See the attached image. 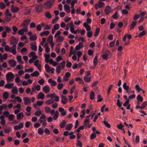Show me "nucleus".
Returning <instances> with one entry per match:
<instances>
[{
    "label": "nucleus",
    "instance_id": "1",
    "mask_svg": "<svg viewBox=\"0 0 147 147\" xmlns=\"http://www.w3.org/2000/svg\"><path fill=\"white\" fill-rule=\"evenodd\" d=\"M40 119L39 120V121L42 123V126L43 127L46 126L47 124L46 122L47 119L46 117L44 114H42L40 117Z\"/></svg>",
    "mask_w": 147,
    "mask_h": 147
},
{
    "label": "nucleus",
    "instance_id": "2",
    "mask_svg": "<svg viewBox=\"0 0 147 147\" xmlns=\"http://www.w3.org/2000/svg\"><path fill=\"white\" fill-rule=\"evenodd\" d=\"M6 79L7 81H13L12 79H14V75L11 72H8L6 75Z\"/></svg>",
    "mask_w": 147,
    "mask_h": 147
},
{
    "label": "nucleus",
    "instance_id": "3",
    "mask_svg": "<svg viewBox=\"0 0 147 147\" xmlns=\"http://www.w3.org/2000/svg\"><path fill=\"white\" fill-rule=\"evenodd\" d=\"M36 11L37 12L40 13L43 10V5L41 3L36 6L35 8Z\"/></svg>",
    "mask_w": 147,
    "mask_h": 147
},
{
    "label": "nucleus",
    "instance_id": "4",
    "mask_svg": "<svg viewBox=\"0 0 147 147\" xmlns=\"http://www.w3.org/2000/svg\"><path fill=\"white\" fill-rule=\"evenodd\" d=\"M23 100L24 101V104L26 105H30L31 103V100L28 97H24Z\"/></svg>",
    "mask_w": 147,
    "mask_h": 147
},
{
    "label": "nucleus",
    "instance_id": "5",
    "mask_svg": "<svg viewBox=\"0 0 147 147\" xmlns=\"http://www.w3.org/2000/svg\"><path fill=\"white\" fill-rule=\"evenodd\" d=\"M53 4L51 1H48L44 4V7L45 9H50L52 7Z\"/></svg>",
    "mask_w": 147,
    "mask_h": 147
},
{
    "label": "nucleus",
    "instance_id": "6",
    "mask_svg": "<svg viewBox=\"0 0 147 147\" xmlns=\"http://www.w3.org/2000/svg\"><path fill=\"white\" fill-rule=\"evenodd\" d=\"M30 22V20L29 19L25 20L20 25L21 27H27Z\"/></svg>",
    "mask_w": 147,
    "mask_h": 147
},
{
    "label": "nucleus",
    "instance_id": "7",
    "mask_svg": "<svg viewBox=\"0 0 147 147\" xmlns=\"http://www.w3.org/2000/svg\"><path fill=\"white\" fill-rule=\"evenodd\" d=\"M61 102L63 105L65 104L68 102V99L66 97L63 95L61 96Z\"/></svg>",
    "mask_w": 147,
    "mask_h": 147
},
{
    "label": "nucleus",
    "instance_id": "8",
    "mask_svg": "<svg viewBox=\"0 0 147 147\" xmlns=\"http://www.w3.org/2000/svg\"><path fill=\"white\" fill-rule=\"evenodd\" d=\"M59 24H55L53 26V28L52 29V33L54 34L55 31L59 29Z\"/></svg>",
    "mask_w": 147,
    "mask_h": 147
},
{
    "label": "nucleus",
    "instance_id": "9",
    "mask_svg": "<svg viewBox=\"0 0 147 147\" xmlns=\"http://www.w3.org/2000/svg\"><path fill=\"white\" fill-rule=\"evenodd\" d=\"M10 40L12 44L17 45L18 42L16 38L13 36L11 37Z\"/></svg>",
    "mask_w": 147,
    "mask_h": 147
},
{
    "label": "nucleus",
    "instance_id": "10",
    "mask_svg": "<svg viewBox=\"0 0 147 147\" xmlns=\"http://www.w3.org/2000/svg\"><path fill=\"white\" fill-rule=\"evenodd\" d=\"M24 124L22 123H20L18 125H16L14 127V129L15 130H17L20 129L23 127Z\"/></svg>",
    "mask_w": 147,
    "mask_h": 147
},
{
    "label": "nucleus",
    "instance_id": "11",
    "mask_svg": "<svg viewBox=\"0 0 147 147\" xmlns=\"http://www.w3.org/2000/svg\"><path fill=\"white\" fill-rule=\"evenodd\" d=\"M9 63L12 67H15L16 65V62L14 59H11L9 61Z\"/></svg>",
    "mask_w": 147,
    "mask_h": 147
},
{
    "label": "nucleus",
    "instance_id": "12",
    "mask_svg": "<svg viewBox=\"0 0 147 147\" xmlns=\"http://www.w3.org/2000/svg\"><path fill=\"white\" fill-rule=\"evenodd\" d=\"M42 91L43 92L46 93L49 92L50 91V88L49 87V86L47 85L45 86L43 88Z\"/></svg>",
    "mask_w": 147,
    "mask_h": 147
},
{
    "label": "nucleus",
    "instance_id": "13",
    "mask_svg": "<svg viewBox=\"0 0 147 147\" xmlns=\"http://www.w3.org/2000/svg\"><path fill=\"white\" fill-rule=\"evenodd\" d=\"M24 114L22 112H20L17 115V119L18 120H20L24 117Z\"/></svg>",
    "mask_w": 147,
    "mask_h": 147
},
{
    "label": "nucleus",
    "instance_id": "14",
    "mask_svg": "<svg viewBox=\"0 0 147 147\" xmlns=\"http://www.w3.org/2000/svg\"><path fill=\"white\" fill-rule=\"evenodd\" d=\"M123 88L125 90H126V92H128L129 89V86L127 85V83L125 82L123 85Z\"/></svg>",
    "mask_w": 147,
    "mask_h": 147
},
{
    "label": "nucleus",
    "instance_id": "15",
    "mask_svg": "<svg viewBox=\"0 0 147 147\" xmlns=\"http://www.w3.org/2000/svg\"><path fill=\"white\" fill-rule=\"evenodd\" d=\"M48 82L49 83H51V86H55L57 84L55 80H52L51 78L48 80Z\"/></svg>",
    "mask_w": 147,
    "mask_h": 147
},
{
    "label": "nucleus",
    "instance_id": "16",
    "mask_svg": "<svg viewBox=\"0 0 147 147\" xmlns=\"http://www.w3.org/2000/svg\"><path fill=\"white\" fill-rule=\"evenodd\" d=\"M73 125L72 123L67 124L65 126V129L67 130H70L73 127Z\"/></svg>",
    "mask_w": 147,
    "mask_h": 147
},
{
    "label": "nucleus",
    "instance_id": "17",
    "mask_svg": "<svg viewBox=\"0 0 147 147\" xmlns=\"http://www.w3.org/2000/svg\"><path fill=\"white\" fill-rule=\"evenodd\" d=\"M110 7L109 6H107L105 9V13L106 15H108L110 12Z\"/></svg>",
    "mask_w": 147,
    "mask_h": 147
},
{
    "label": "nucleus",
    "instance_id": "18",
    "mask_svg": "<svg viewBox=\"0 0 147 147\" xmlns=\"http://www.w3.org/2000/svg\"><path fill=\"white\" fill-rule=\"evenodd\" d=\"M65 10L67 13H69L70 11V7L69 5L65 4L64 6Z\"/></svg>",
    "mask_w": 147,
    "mask_h": 147
},
{
    "label": "nucleus",
    "instance_id": "19",
    "mask_svg": "<svg viewBox=\"0 0 147 147\" xmlns=\"http://www.w3.org/2000/svg\"><path fill=\"white\" fill-rule=\"evenodd\" d=\"M97 4L99 8L102 7L105 5V4L103 2L99 1H98V3Z\"/></svg>",
    "mask_w": 147,
    "mask_h": 147
},
{
    "label": "nucleus",
    "instance_id": "20",
    "mask_svg": "<svg viewBox=\"0 0 147 147\" xmlns=\"http://www.w3.org/2000/svg\"><path fill=\"white\" fill-rule=\"evenodd\" d=\"M39 75V73L37 71H35L31 74V76L32 77H38Z\"/></svg>",
    "mask_w": 147,
    "mask_h": 147
},
{
    "label": "nucleus",
    "instance_id": "21",
    "mask_svg": "<svg viewBox=\"0 0 147 147\" xmlns=\"http://www.w3.org/2000/svg\"><path fill=\"white\" fill-rule=\"evenodd\" d=\"M13 85L14 84L13 83H12L11 84H7L5 85V88H7L9 89H11L13 86Z\"/></svg>",
    "mask_w": 147,
    "mask_h": 147
},
{
    "label": "nucleus",
    "instance_id": "22",
    "mask_svg": "<svg viewBox=\"0 0 147 147\" xmlns=\"http://www.w3.org/2000/svg\"><path fill=\"white\" fill-rule=\"evenodd\" d=\"M137 24V22L134 21L131 24V26L130 28V30L134 29Z\"/></svg>",
    "mask_w": 147,
    "mask_h": 147
},
{
    "label": "nucleus",
    "instance_id": "23",
    "mask_svg": "<svg viewBox=\"0 0 147 147\" xmlns=\"http://www.w3.org/2000/svg\"><path fill=\"white\" fill-rule=\"evenodd\" d=\"M49 38H51V39L50 40V43H51V47L53 48V47L54 46V43L53 41V36L52 35H51L49 36Z\"/></svg>",
    "mask_w": 147,
    "mask_h": 147
},
{
    "label": "nucleus",
    "instance_id": "24",
    "mask_svg": "<svg viewBox=\"0 0 147 147\" xmlns=\"http://www.w3.org/2000/svg\"><path fill=\"white\" fill-rule=\"evenodd\" d=\"M44 56L45 57V61L46 63H48L49 62V61H47L46 60H49V58L50 57V55L49 54H47L45 53L44 55Z\"/></svg>",
    "mask_w": 147,
    "mask_h": 147
},
{
    "label": "nucleus",
    "instance_id": "25",
    "mask_svg": "<svg viewBox=\"0 0 147 147\" xmlns=\"http://www.w3.org/2000/svg\"><path fill=\"white\" fill-rule=\"evenodd\" d=\"M4 130L6 134H9L11 131V129L10 127H6L4 128Z\"/></svg>",
    "mask_w": 147,
    "mask_h": 147
},
{
    "label": "nucleus",
    "instance_id": "26",
    "mask_svg": "<svg viewBox=\"0 0 147 147\" xmlns=\"http://www.w3.org/2000/svg\"><path fill=\"white\" fill-rule=\"evenodd\" d=\"M49 33V31H45L44 32H42L40 34V35L42 36H44V35L46 36L48 35Z\"/></svg>",
    "mask_w": 147,
    "mask_h": 147
},
{
    "label": "nucleus",
    "instance_id": "27",
    "mask_svg": "<svg viewBox=\"0 0 147 147\" xmlns=\"http://www.w3.org/2000/svg\"><path fill=\"white\" fill-rule=\"evenodd\" d=\"M64 39V37L62 36H59L56 39V41L57 42H61Z\"/></svg>",
    "mask_w": 147,
    "mask_h": 147
},
{
    "label": "nucleus",
    "instance_id": "28",
    "mask_svg": "<svg viewBox=\"0 0 147 147\" xmlns=\"http://www.w3.org/2000/svg\"><path fill=\"white\" fill-rule=\"evenodd\" d=\"M12 93L14 94H16L18 93V90L16 86H14L13 87L11 90Z\"/></svg>",
    "mask_w": 147,
    "mask_h": 147
},
{
    "label": "nucleus",
    "instance_id": "29",
    "mask_svg": "<svg viewBox=\"0 0 147 147\" xmlns=\"http://www.w3.org/2000/svg\"><path fill=\"white\" fill-rule=\"evenodd\" d=\"M38 98L42 99L45 98V95L43 92H41L38 94Z\"/></svg>",
    "mask_w": 147,
    "mask_h": 147
},
{
    "label": "nucleus",
    "instance_id": "30",
    "mask_svg": "<svg viewBox=\"0 0 147 147\" xmlns=\"http://www.w3.org/2000/svg\"><path fill=\"white\" fill-rule=\"evenodd\" d=\"M136 99L138 101L142 102L143 101V98L140 94H138L136 97Z\"/></svg>",
    "mask_w": 147,
    "mask_h": 147
},
{
    "label": "nucleus",
    "instance_id": "31",
    "mask_svg": "<svg viewBox=\"0 0 147 147\" xmlns=\"http://www.w3.org/2000/svg\"><path fill=\"white\" fill-rule=\"evenodd\" d=\"M17 59L18 60V62L19 63L21 64H23L24 63V62L22 60V57L20 56H18L17 57Z\"/></svg>",
    "mask_w": 147,
    "mask_h": 147
},
{
    "label": "nucleus",
    "instance_id": "32",
    "mask_svg": "<svg viewBox=\"0 0 147 147\" xmlns=\"http://www.w3.org/2000/svg\"><path fill=\"white\" fill-rule=\"evenodd\" d=\"M9 94L8 92H5L3 94V98L6 100L8 97Z\"/></svg>",
    "mask_w": 147,
    "mask_h": 147
},
{
    "label": "nucleus",
    "instance_id": "33",
    "mask_svg": "<svg viewBox=\"0 0 147 147\" xmlns=\"http://www.w3.org/2000/svg\"><path fill=\"white\" fill-rule=\"evenodd\" d=\"M66 123V122L65 120L63 121L60 123V126L61 128H63L65 125Z\"/></svg>",
    "mask_w": 147,
    "mask_h": 147
},
{
    "label": "nucleus",
    "instance_id": "34",
    "mask_svg": "<svg viewBox=\"0 0 147 147\" xmlns=\"http://www.w3.org/2000/svg\"><path fill=\"white\" fill-rule=\"evenodd\" d=\"M59 111H56L55 115L53 117V118L54 120H56L57 119L59 116Z\"/></svg>",
    "mask_w": 147,
    "mask_h": 147
},
{
    "label": "nucleus",
    "instance_id": "35",
    "mask_svg": "<svg viewBox=\"0 0 147 147\" xmlns=\"http://www.w3.org/2000/svg\"><path fill=\"white\" fill-rule=\"evenodd\" d=\"M95 93L93 91H91L90 93V98L91 100H93L94 98Z\"/></svg>",
    "mask_w": 147,
    "mask_h": 147
},
{
    "label": "nucleus",
    "instance_id": "36",
    "mask_svg": "<svg viewBox=\"0 0 147 147\" xmlns=\"http://www.w3.org/2000/svg\"><path fill=\"white\" fill-rule=\"evenodd\" d=\"M124 127V126L121 123H120L119 125H117V127L118 128L122 131H124V129L123 128Z\"/></svg>",
    "mask_w": 147,
    "mask_h": 147
},
{
    "label": "nucleus",
    "instance_id": "37",
    "mask_svg": "<svg viewBox=\"0 0 147 147\" xmlns=\"http://www.w3.org/2000/svg\"><path fill=\"white\" fill-rule=\"evenodd\" d=\"M20 10L19 7H15L14 8H12L11 9V11L13 13H15L18 11Z\"/></svg>",
    "mask_w": 147,
    "mask_h": 147
},
{
    "label": "nucleus",
    "instance_id": "38",
    "mask_svg": "<svg viewBox=\"0 0 147 147\" xmlns=\"http://www.w3.org/2000/svg\"><path fill=\"white\" fill-rule=\"evenodd\" d=\"M12 30L13 32L12 33V34L13 35L15 34L16 32L18 30V28L15 26H13L12 27Z\"/></svg>",
    "mask_w": 147,
    "mask_h": 147
},
{
    "label": "nucleus",
    "instance_id": "39",
    "mask_svg": "<svg viewBox=\"0 0 147 147\" xmlns=\"http://www.w3.org/2000/svg\"><path fill=\"white\" fill-rule=\"evenodd\" d=\"M45 16L48 18L50 19L51 18L52 16L49 11H47L45 12Z\"/></svg>",
    "mask_w": 147,
    "mask_h": 147
},
{
    "label": "nucleus",
    "instance_id": "40",
    "mask_svg": "<svg viewBox=\"0 0 147 147\" xmlns=\"http://www.w3.org/2000/svg\"><path fill=\"white\" fill-rule=\"evenodd\" d=\"M119 16V15L118 14V12L116 11L115 12V13L112 16V17L114 19H117Z\"/></svg>",
    "mask_w": 147,
    "mask_h": 147
},
{
    "label": "nucleus",
    "instance_id": "41",
    "mask_svg": "<svg viewBox=\"0 0 147 147\" xmlns=\"http://www.w3.org/2000/svg\"><path fill=\"white\" fill-rule=\"evenodd\" d=\"M45 67L46 70L47 72L49 73L50 71V70L51 68L48 64H45Z\"/></svg>",
    "mask_w": 147,
    "mask_h": 147
},
{
    "label": "nucleus",
    "instance_id": "42",
    "mask_svg": "<svg viewBox=\"0 0 147 147\" xmlns=\"http://www.w3.org/2000/svg\"><path fill=\"white\" fill-rule=\"evenodd\" d=\"M29 39L32 41H34L37 39V37L35 35H32L30 37Z\"/></svg>",
    "mask_w": 147,
    "mask_h": 147
},
{
    "label": "nucleus",
    "instance_id": "43",
    "mask_svg": "<svg viewBox=\"0 0 147 147\" xmlns=\"http://www.w3.org/2000/svg\"><path fill=\"white\" fill-rule=\"evenodd\" d=\"M38 132L39 135H42L44 134V132L41 128L40 127L38 129Z\"/></svg>",
    "mask_w": 147,
    "mask_h": 147
},
{
    "label": "nucleus",
    "instance_id": "44",
    "mask_svg": "<svg viewBox=\"0 0 147 147\" xmlns=\"http://www.w3.org/2000/svg\"><path fill=\"white\" fill-rule=\"evenodd\" d=\"M5 14L7 16H12V14L9 12V10L8 9L6 10L5 13Z\"/></svg>",
    "mask_w": 147,
    "mask_h": 147
},
{
    "label": "nucleus",
    "instance_id": "45",
    "mask_svg": "<svg viewBox=\"0 0 147 147\" xmlns=\"http://www.w3.org/2000/svg\"><path fill=\"white\" fill-rule=\"evenodd\" d=\"M15 117V116L13 114L10 115L8 117V119L10 121H13L14 118Z\"/></svg>",
    "mask_w": 147,
    "mask_h": 147
},
{
    "label": "nucleus",
    "instance_id": "46",
    "mask_svg": "<svg viewBox=\"0 0 147 147\" xmlns=\"http://www.w3.org/2000/svg\"><path fill=\"white\" fill-rule=\"evenodd\" d=\"M46 102L48 105H50L53 103L54 102V100L53 99H50L47 100Z\"/></svg>",
    "mask_w": 147,
    "mask_h": 147
},
{
    "label": "nucleus",
    "instance_id": "47",
    "mask_svg": "<svg viewBox=\"0 0 147 147\" xmlns=\"http://www.w3.org/2000/svg\"><path fill=\"white\" fill-rule=\"evenodd\" d=\"M91 78L90 77L88 78L87 77L85 76L84 78V80L86 82L89 83L90 81Z\"/></svg>",
    "mask_w": 147,
    "mask_h": 147
},
{
    "label": "nucleus",
    "instance_id": "48",
    "mask_svg": "<svg viewBox=\"0 0 147 147\" xmlns=\"http://www.w3.org/2000/svg\"><path fill=\"white\" fill-rule=\"evenodd\" d=\"M100 28H96V30L95 32L94 33V36L95 37L97 36L100 31Z\"/></svg>",
    "mask_w": 147,
    "mask_h": 147
},
{
    "label": "nucleus",
    "instance_id": "49",
    "mask_svg": "<svg viewBox=\"0 0 147 147\" xmlns=\"http://www.w3.org/2000/svg\"><path fill=\"white\" fill-rule=\"evenodd\" d=\"M59 19V18L58 16H56L55 19L52 20V23L54 24L57 22V21Z\"/></svg>",
    "mask_w": 147,
    "mask_h": 147
},
{
    "label": "nucleus",
    "instance_id": "50",
    "mask_svg": "<svg viewBox=\"0 0 147 147\" xmlns=\"http://www.w3.org/2000/svg\"><path fill=\"white\" fill-rule=\"evenodd\" d=\"M96 136L95 133H92L91 134L90 136V138L91 140H93L96 137Z\"/></svg>",
    "mask_w": 147,
    "mask_h": 147
},
{
    "label": "nucleus",
    "instance_id": "51",
    "mask_svg": "<svg viewBox=\"0 0 147 147\" xmlns=\"http://www.w3.org/2000/svg\"><path fill=\"white\" fill-rule=\"evenodd\" d=\"M123 104V102H121L119 99H118L117 100V105L119 107H121L122 106V104Z\"/></svg>",
    "mask_w": 147,
    "mask_h": 147
},
{
    "label": "nucleus",
    "instance_id": "52",
    "mask_svg": "<svg viewBox=\"0 0 147 147\" xmlns=\"http://www.w3.org/2000/svg\"><path fill=\"white\" fill-rule=\"evenodd\" d=\"M104 124L106 127L108 128H110L111 127V125L110 124L108 123V122L106 121H103Z\"/></svg>",
    "mask_w": 147,
    "mask_h": 147
},
{
    "label": "nucleus",
    "instance_id": "53",
    "mask_svg": "<svg viewBox=\"0 0 147 147\" xmlns=\"http://www.w3.org/2000/svg\"><path fill=\"white\" fill-rule=\"evenodd\" d=\"M4 28L5 30L6 31V32H9L11 30V29L7 26H5Z\"/></svg>",
    "mask_w": 147,
    "mask_h": 147
},
{
    "label": "nucleus",
    "instance_id": "54",
    "mask_svg": "<svg viewBox=\"0 0 147 147\" xmlns=\"http://www.w3.org/2000/svg\"><path fill=\"white\" fill-rule=\"evenodd\" d=\"M31 48L34 51H36L37 50V47L36 45H31Z\"/></svg>",
    "mask_w": 147,
    "mask_h": 147
},
{
    "label": "nucleus",
    "instance_id": "55",
    "mask_svg": "<svg viewBox=\"0 0 147 147\" xmlns=\"http://www.w3.org/2000/svg\"><path fill=\"white\" fill-rule=\"evenodd\" d=\"M41 114V112L40 111H38L34 113V115L37 116H40Z\"/></svg>",
    "mask_w": 147,
    "mask_h": 147
},
{
    "label": "nucleus",
    "instance_id": "56",
    "mask_svg": "<svg viewBox=\"0 0 147 147\" xmlns=\"http://www.w3.org/2000/svg\"><path fill=\"white\" fill-rule=\"evenodd\" d=\"M61 66L58 65L57 66V68L56 69V71L58 73H59L61 71Z\"/></svg>",
    "mask_w": 147,
    "mask_h": 147
},
{
    "label": "nucleus",
    "instance_id": "57",
    "mask_svg": "<svg viewBox=\"0 0 147 147\" xmlns=\"http://www.w3.org/2000/svg\"><path fill=\"white\" fill-rule=\"evenodd\" d=\"M147 105V101H145L142 103L141 106L142 109L145 108Z\"/></svg>",
    "mask_w": 147,
    "mask_h": 147
},
{
    "label": "nucleus",
    "instance_id": "58",
    "mask_svg": "<svg viewBox=\"0 0 147 147\" xmlns=\"http://www.w3.org/2000/svg\"><path fill=\"white\" fill-rule=\"evenodd\" d=\"M10 48L9 47L8 45L6 46L5 47V51L7 52H11V50H10Z\"/></svg>",
    "mask_w": 147,
    "mask_h": 147
},
{
    "label": "nucleus",
    "instance_id": "59",
    "mask_svg": "<svg viewBox=\"0 0 147 147\" xmlns=\"http://www.w3.org/2000/svg\"><path fill=\"white\" fill-rule=\"evenodd\" d=\"M63 85L62 83L59 84L57 85V88L59 90H61L63 87Z\"/></svg>",
    "mask_w": 147,
    "mask_h": 147
},
{
    "label": "nucleus",
    "instance_id": "60",
    "mask_svg": "<svg viewBox=\"0 0 147 147\" xmlns=\"http://www.w3.org/2000/svg\"><path fill=\"white\" fill-rule=\"evenodd\" d=\"M38 82L40 84L42 85L45 82V80L43 78H41L38 81Z\"/></svg>",
    "mask_w": 147,
    "mask_h": 147
},
{
    "label": "nucleus",
    "instance_id": "61",
    "mask_svg": "<svg viewBox=\"0 0 147 147\" xmlns=\"http://www.w3.org/2000/svg\"><path fill=\"white\" fill-rule=\"evenodd\" d=\"M146 32L144 30H143L140 34L138 36V37L141 38L142 36H144L146 34Z\"/></svg>",
    "mask_w": 147,
    "mask_h": 147
},
{
    "label": "nucleus",
    "instance_id": "62",
    "mask_svg": "<svg viewBox=\"0 0 147 147\" xmlns=\"http://www.w3.org/2000/svg\"><path fill=\"white\" fill-rule=\"evenodd\" d=\"M135 88L136 90L138 91V92H140L141 90H142V89L140 88L138 85L136 84L135 85Z\"/></svg>",
    "mask_w": 147,
    "mask_h": 147
},
{
    "label": "nucleus",
    "instance_id": "63",
    "mask_svg": "<svg viewBox=\"0 0 147 147\" xmlns=\"http://www.w3.org/2000/svg\"><path fill=\"white\" fill-rule=\"evenodd\" d=\"M129 99L127 98L125 102L123 104V105L124 106H126L127 104H129Z\"/></svg>",
    "mask_w": 147,
    "mask_h": 147
},
{
    "label": "nucleus",
    "instance_id": "64",
    "mask_svg": "<svg viewBox=\"0 0 147 147\" xmlns=\"http://www.w3.org/2000/svg\"><path fill=\"white\" fill-rule=\"evenodd\" d=\"M71 19V17L67 18V17H66L64 19V21L66 23L68 22Z\"/></svg>",
    "mask_w": 147,
    "mask_h": 147
}]
</instances>
